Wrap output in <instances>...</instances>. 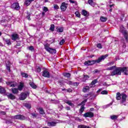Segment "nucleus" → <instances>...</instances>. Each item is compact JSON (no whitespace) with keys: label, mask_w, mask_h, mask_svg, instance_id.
<instances>
[{"label":"nucleus","mask_w":128,"mask_h":128,"mask_svg":"<svg viewBox=\"0 0 128 128\" xmlns=\"http://www.w3.org/2000/svg\"><path fill=\"white\" fill-rule=\"evenodd\" d=\"M108 56V54H106L105 55L102 56L96 60L86 61L84 62V66H92V64H100V62L102 60H104V59Z\"/></svg>","instance_id":"1"},{"label":"nucleus","mask_w":128,"mask_h":128,"mask_svg":"<svg viewBox=\"0 0 128 128\" xmlns=\"http://www.w3.org/2000/svg\"><path fill=\"white\" fill-rule=\"evenodd\" d=\"M122 72H124V74L128 76V68L126 67L116 68L112 72L111 76H120L122 74Z\"/></svg>","instance_id":"2"},{"label":"nucleus","mask_w":128,"mask_h":128,"mask_svg":"<svg viewBox=\"0 0 128 128\" xmlns=\"http://www.w3.org/2000/svg\"><path fill=\"white\" fill-rule=\"evenodd\" d=\"M120 32L122 33L123 34L126 40V42H128V31L126 30V28L124 27V26H121L120 28Z\"/></svg>","instance_id":"3"},{"label":"nucleus","mask_w":128,"mask_h":128,"mask_svg":"<svg viewBox=\"0 0 128 128\" xmlns=\"http://www.w3.org/2000/svg\"><path fill=\"white\" fill-rule=\"evenodd\" d=\"M44 48L46 50V52H48L50 54H56V50L54 48H50L48 44L44 45Z\"/></svg>","instance_id":"4"},{"label":"nucleus","mask_w":128,"mask_h":128,"mask_svg":"<svg viewBox=\"0 0 128 128\" xmlns=\"http://www.w3.org/2000/svg\"><path fill=\"white\" fill-rule=\"evenodd\" d=\"M30 94L28 92H22L20 94V100H24L26 98H28V96H29Z\"/></svg>","instance_id":"5"},{"label":"nucleus","mask_w":128,"mask_h":128,"mask_svg":"<svg viewBox=\"0 0 128 128\" xmlns=\"http://www.w3.org/2000/svg\"><path fill=\"white\" fill-rule=\"evenodd\" d=\"M13 118H14V120H26V116L21 114H18L14 116Z\"/></svg>","instance_id":"6"},{"label":"nucleus","mask_w":128,"mask_h":128,"mask_svg":"<svg viewBox=\"0 0 128 128\" xmlns=\"http://www.w3.org/2000/svg\"><path fill=\"white\" fill-rule=\"evenodd\" d=\"M122 96V100L120 102V104H124V106H126V94H122L121 95Z\"/></svg>","instance_id":"7"},{"label":"nucleus","mask_w":128,"mask_h":128,"mask_svg":"<svg viewBox=\"0 0 128 128\" xmlns=\"http://www.w3.org/2000/svg\"><path fill=\"white\" fill-rule=\"evenodd\" d=\"M12 8H14L16 10H18L20 8V4L18 2H15L12 4L11 6Z\"/></svg>","instance_id":"8"},{"label":"nucleus","mask_w":128,"mask_h":128,"mask_svg":"<svg viewBox=\"0 0 128 128\" xmlns=\"http://www.w3.org/2000/svg\"><path fill=\"white\" fill-rule=\"evenodd\" d=\"M94 114L93 112H87L86 113H85L84 114H83V116H84V118H94Z\"/></svg>","instance_id":"9"},{"label":"nucleus","mask_w":128,"mask_h":128,"mask_svg":"<svg viewBox=\"0 0 128 128\" xmlns=\"http://www.w3.org/2000/svg\"><path fill=\"white\" fill-rule=\"evenodd\" d=\"M7 86H8L10 88H14L18 86V84L14 82H6Z\"/></svg>","instance_id":"10"},{"label":"nucleus","mask_w":128,"mask_h":128,"mask_svg":"<svg viewBox=\"0 0 128 128\" xmlns=\"http://www.w3.org/2000/svg\"><path fill=\"white\" fill-rule=\"evenodd\" d=\"M60 8L62 12H64L68 8V4L64 2L62 4Z\"/></svg>","instance_id":"11"},{"label":"nucleus","mask_w":128,"mask_h":128,"mask_svg":"<svg viewBox=\"0 0 128 128\" xmlns=\"http://www.w3.org/2000/svg\"><path fill=\"white\" fill-rule=\"evenodd\" d=\"M50 72L47 70L43 71L42 76H44V78H50Z\"/></svg>","instance_id":"12"},{"label":"nucleus","mask_w":128,"mask_h":128,"mask_svg":"<svg viewBox=\"0 0 128 128\" xmlns=\"http://www.w3.org/2000/svg\"><path fill=\"white\" fill-rule=\"evenodd\" d=\"M6 96H8V98H10V100H16V96L12 94L7 93Z\"/></svg>","instance_id":"13"},{"label":"nucleus","mask_w":128,"mask_h":128,"mask_svg":"<svg viewBox=\"0 0 128 128\" xmlns=\"http://www.w3.org/2000/svg\"><path fill=\"white\" fill-rule=\"evenodd\" d=\"M11 36L12 40H16L20 38V36L17 34H12Z\"/></svg>","instance_id":"14"},{"label":"nucleus","mask_w":128,"mask_h":128,"mask_svg":"<svg viewBox=\"0 0 128 128\" xmlns=\"http://www.w3.org/2000/svg\"><path fill=\"white\" fill-rule=\"evenodd\" d=\"M24 88V83L20 82L19 86H18V90L20 92Z\"/></svg>","instance_id":"15"},{"label":"nucleus","mask_w":128,"mask_h":128,"mask_svg":"<svg viewBox=\"0 0 128 128\" xmlns=\"http://www.w3.org/2000/svg\"><path fill=\"white\" fill-rule=\"evenodd\" d=\"M12 92L14 94H18V89L16 88H12Z\"/></svg>","instance_id":"16"},{"label":"nucleus","mask_w":128,"mask_h":128,"mask_svg":"<svg viewBox=\"0 0 128 128\" xmlns=\"http://www.w3.org/2000/svg\"><path fill=\"white\" fill-rule=\"evenodd\" d=\"M83 92H90V86H86L83 88L82 89Z\"/></svg>","instance_id":"17"},{"label":"nucleus","mask_w":128,"mask_h":128,"mask_svg":"<svg viewBox=\"0 0 128 128\" xmlns=\"http://www.w3.org/2000/svg\"><path fill=\"white\" fill-rule=\"evenodd\" d=\"M56 32H64V28L62 27H56Z\"/></svg>","instance_id":"18"},{"label":"nucleus","mask_w":128,"mask_h":128,"mask_svg":"<svg viewBox=\"0 0 128 128\" xmlns=\"http://www.w3.org/2000/svg\"><path fill=\"white\" fill-rule=\"evenodd\" d=\"M3 40L4 42H6V44H8V46L12 44V42H10V40L6 38H4Z\"/></svg>","instance_id":"19"},{"label":"nucleus","mask_w":128,"mask_h":128,"mask_svg":"<svg viewBox=\"0 0 128 128\" xmlns=\"http://www.w3.org/2000/svg\"><path fill=\"white\" fill-rule=\"evenodd\" d=\"M56 122H48V126H56Z\"/></svg>","instance_id":"20"},{"label":"nucleus","mask_w":128,"mask_h":128,"mask_svg":"<svg viewBox=\"0 0 128 128\" xmlns=\"http://www.w3.org/2000/svg\"><path fill=\"white\" fill-rule=\"evenodd\" d=\"M32 4V2L30 0H26L24 4H26V6H28Z\"/></svg>","instance_id":"21"},{"label":"nucleus","mask_w":128,"mask_h":128,"mask_svg":"<svg viewBox=\"0 0 128 128\" xmlns=\"http://www.w3.org/2000/svg\"><path fill=\"white\" fill-rule=\"evenodd\" d=\"M6 92V89L4 87L0 86V94H4Z\"/></svg>","instance_id":"22"},{"label":"nucleus","mask_w":128,"mask_h":128,"mask_svg":"<svg viewBox=\"0 0 128 128\" xmlns=\"http://www.w3.org/2000/svg\"><path fill=\"white\" fill-rule=\"evenodd\" d=\"M121 96H122V94H120V93L118 92L116 94V97L117 100H120V98H122Z\"/></svg>","instance_id":"23"},{"label":"nucleus","mask_w":128,"mask_h":128,"mask_svg":"<svg viewBox=\"0 0 128 128\" xmlns=\"http://www.w3.org/2000/svg\"><path fill=\"white\" fill-rule=\"evenodd\" d=\"M66 104H68V106H74V104L72 102V101L70 100H66L65 101Z\"/></svg>","instance_id":"24"},{"label":"nucleus","mask_w":128,"mask_h":128,"mask_svg":"<svg viewBox=\"0 0 128 128\" xmlns=\"http://www.w3.org/2000/svg\"><path fill=\"white\" fill-rule=\"evenodd\" d=\"M39 114H44V109L42 108H39Z\"/></svg>","instance_id":"25"},{"label":"nucleus","mask_w":128,"mask_h":128,"mask_svg":"<svg viewBox=\"0 0 128 128\" xmlns=\"http://www.w3.org/2000/svg\"><path fill=\"white\" fill-rule=\"evenodd\" d=\"M29 84L30 86L32 88H36V85H35L34 83L32 82H30L29 83Z\"/></svg>","instance_id":"26"},{"label":"nucleus","mask_w":128,"mask_h":128,"mask_svg":"<svg viewBox=\"0 0 128 128\" xmlns=\"http://www.w3.org/2000/svg\"><path fill=\"white\" fill-rule=\"evenodd\" d=\"M111 120H116V118H118V116L117 115H112L110 116Z\"/></svg>","instance_id":"27"},{"label":"nucleus","mask_w":128,"mask_h":128,"mask_svg":"<svg viewBox=\"0 0 128 128\" xmlns=\"http://www.w3.org/2000/svg\"><path fill=\"white\" fill-rule=\"evenodd\" d=\"M84 111V106H82L80 108V114H82Z\"/></svg>","instance_id":"28"},{"label":"nucleus","mask_w":128,"mask_h":128,"mask_svg":"<svg viewBox=\"0 0 128 128\" xmlns=\"http://www.w3.org/2000/svg\"><path fill=\"white\" fill-rule=\"evenodd\" d=\"M82 16H88V11L86 10H82Z\"/></svg>","instance_id":"29"},{"label":"nucleus","mask_w":128,"mask_h":128,"mask_svg":"<svg viewBox=\"0 0 128 128\" xmlns=\"http://www.w3.org/2000/svg\"><path fill=\"white\" fill-rule=\"evenodd\" d=\"M50 30L51 32H54V24H51L50 27Z\"/></svg>","instance_id":"30"},{"label":"nucleus","mask_w":128,"mask_h":128,"mask_svg":"<svg viewBox=\"0 0 128 128\" xmlns=\"http://www.w3.org/2000/svg\"><path fill=\"white\" fill-rule=\"evenodd\" d=\"M101 22H106V20H108V18H104V16H102L100 18Z\"/></svg>","instance_id":"31"},{"label":"nucleus","mask_w":128,"mask_h":128,"mask_svg":"<svg viewBox=\"0 0 128 128\" xmlns=\"http://www.w3.org/2000/svg\"><path fill=\"white\" fill-rule=\"evenodd\" d=\"M22 76V78H28V74H26V73H24L22 72L21 73Z\"/></svg>","instance_id":"32"},{"label":"nucleus","mask_w":128,"mask_h":128,"mask_svg":"<svg viewBox=\"0 0 128 128\" xmlns=\"http://www.w3.org/2000/svg\"><path fill=\"white\" fill-rule=\"evenodd\" d=\"M114 68H116V66H112L110 68H107L106 70H112Z\"/></svg>","instance_id":"33"},{"label":"nucleus","mask_w":128,"mask_h":128,"mask_svg":"<svg viewBox=\"0 0 128 128\" xmlns=\"http://www.w3.org/2000/svg\"><path fill=\"white\" fill-rule=\"evenodd\" d=\"M96 82H98V79H95L92 82L91 84L92 86H94V85L95 84H96Z\"/></svg>","instance_id":"34"},{"label":"nucleus","mask_w":128,"mask_h":128,"mask_svg":"<svg viewBox=\"0 0 128 128\" xmlns=\"http://www.w3.org/2000/svg\"><path fill=\"white\" fill-rule=\"evenodd\" d=\"M64 76L66 78H70V73H64Z\"/></svg>","instance_id":"35"},{"label":"nucleus","mask_w":128,"mask_h":128,"mask_svg":"<svg viewBox=\"0 0 128 128\" xmlns=\"http://www.w3.org/2000/svg\"><path fill=\"white\" fill-rule=\"evenodd\" d=\"M88 2L90 6H94V1L92 0H88Z\"/></svg>","instance_id":"36"},{"label":"nucleus","mask_w":128,"mask_h":128,"mask_svg":"<svg viewBox=\"0 0 128 128\" xmlns=\"http://www.w3.org/2000/svg\"><path fill=\"white\" fill-rule=\"evenodd\" d=\"M25 106L27 108H32V106H30V104H26Z\"/></svg>","instance_id":"37"},{"label":"nucleus","mask_w":128,"mask_h":128,"mask_svg":"<svg viewBox=\"0 0 128 128\" xmlns=\"http://www.w3.org/2000/svg\"><path fill=\"white\" fill-rule=\"evenodd\" d=\"M75 14L77 18H80V12H75Z\"/></svg>","instance_id":"38"},{"label":"nucleus","mask_w":128,"mask_h":128,"mask_svg":"<svg viewBox=\"0 0 128 128\" xmlns=\"http://www.w3.org/2000/svg\"><path fill=\"white\" fill-rule=\"evenodd\" d=\"M43 11L44 12H48V8L44 6L42 8Z\"/></svg>","instance_id":"39"},{"label":"nucleus","mask_w":128,"mask_h":128,"mask_svg":"<svg viewBox=\"0 0 128 128\" xmlns=\"http://www.w3.org/2000/svg\"><path fill=\"white\" fill-rule=\"evenodd\" d=\"M36 69L37 72H42V68H40V66H38Z\"/></svg>","instance_id":"40"},{"label":"nucleus","mask_w":128,"mask_h":128,"mask_svg":"<svg viewBox=\"0 0 128 128\" xmlns=\"http://www.w3.org/2000/svg\"><path fill=\"white\" fill-rule=\"evenodd\" d=\"M6 124H12V120H8L6 121Z\"/></svg>","instance_id":"41"},{"label":"nucleus","mask_w":128,"mask_h":128,"mask_svg":"<svg viewBox=\"0 0 128 128\" xmlns=\"http://www.w3.org/2000/svg\"><path fill=\"white\" fill-rule=\"evenodd\" d=\"M101 94H108V91L107 90H103L101 92Z\"/></svg>","instance_id":"42"},{"label":"nucleus","mask_w":128,"mask_h":128,"mask_svg":"<svg viewBox=\"0 0 128 128\" xmlns=\"http://www.w3.org/2000/svg\"><path fill=\"white\" fill-rule=\"evenodd\" d=\"M96 46L98 48H102V44L100 43L97 44Z\"/></svg>","instance_id":"43"},{"label":"nucleus","mask_w":128,"mask_h":128,"mask_svg":"<svg viewBox=\"0 0 128 128\" xmlns=\"http://www.w3.org/2000/svg\"><path fill=\"white\" fill-rule=\"evenodd\" d=\"M31 114L33 116V118H36V116H38V114L36 113L33 112V113H32Z\"/></svg>","instance_id":"44"},{"label":"nucleus","mask_w":128,"mask_h":128,"mask_svg":"<svg viewBox=\"0 0 128 128\" xmlns=\"http://www.w3.org/2000/svg\"><path fill=\"white\" fill-rule=\"evenodd\" d=\"M100 72V70L96 69V70H94L93 72L94 74H98V72Z\"/></svg>","instance_id":"45"},{"label":"nucleus","mask_w":128,"mask_h":128,"mask_svg":"<svg viewBox=\"0 0 128 128\" xmlns=\"http://www.w3.org/2000/svg\"><path fill=\"white\" fill-rule=\"evenodd\" d=\"M86 102H88V100H84L83 102H82L80 104V106H82V104H86Z\"/></svg>","instance_id":"46"},{"label":"nucleus","mask_w":128,"mask_h":128,"mask_svg":"<svg viewBox=\"0 0 128 128\" xmlns=\"http://www.w3.org/2000/svg\"><path fill=\"white\" fill-rule=\"evenodd\" d=\"M66 92H72V90L70 88H68L67 90H65Z\"/></svg>","instance_id":"47"},{"label":"nucleus","mask_w":128,"mask_h":128,"mask_svg":"<svg viewBox=\"0 0 128 128\" xmlns=\"http://www.w3.org/2000/svg\"><path fill=\"white\" fill-rule=\"evenodd\" d=\"M29 50H34V46H30L28 48Z\"/></svg>","instance_id":"48"},{"label":"nucleus","mask_w":128,"mask_h":128,"mask_svg":"<svg viewBox=\"0 0 128 128\" xmlns=\"http://www.w3.org/2000/svg\"><path fill=\"white\" fill-rule=\"evenodd\" d=\"M112 64H114V62H112L108 64V66H112Z\"/></svg>","instance_id":"49"},{"label":"nucleus","mask_w":128,"mask_h":128,"mask_svg":"<svg viewBox=\"0 0 128 128\" xmlns=\"http://www.w3.org/2000/svg\"><path fill=\"white\" fill-rule=\"evenodd\" d=\"M6 70H8L9 72H10V66L6 65Z\"/></svg>","instance_id":"50"},{"label":"nucleus","mask_w":128,"mask_h":128,"mask_svg":"<svg viewBox=\"0 0 128 128\" xmlns=\"http://www.w3.org/2000/svg\"><path fill=\"white\" fill-rule=\"evenodd\" d=\"M64 40L62 39L60 42V46H62V44H64Z\"/></svg>","instance_id":"51"},{"label":"nucleus","mask_w":128,"mask_h":128,"mask_svg":"<svg viewBox=\"0 0 128 128\" xmlns=\"http://www.w3.org/2000/svg\"><path fill=\"white\" fill-rule=\"evenodd\" d=\"M54 8L55 10H58V8H60L58 7V6L55 4V5H54Z\"/></svg>","instance_id":"52"},{"label":"nucleus","mask_w":128,"mask_h":128,"mask_svg":"<svg viewBox=\"0 0 128 128\" xmlns=\"http://www.w3.org/2000/svg\"><path fill=\"white\" fill-rule=\"evenodd\" d=\"M71 4H76V1H74V0H69Z\"/></svg>","instance_id":"53"},{"label":"nucleus","mask_w":128,"mask_h":128,"mask_svg":"<svg viewBox=\"0 0 128 128\" xmlns=\"http://www.w3.org/2000/svg\"><path fill=\"white\" fill-rule=\"evenodd\" d=\"M26 18H28V20H30V15H28L26 16Z\"/></svg>","instance_id":"54"},{"label":"nucleus","mask_w":128,"mask_h":128,"mask_svg":"<svg viewBox=\"0 0 128 128\" xmlns=\"http://www.w3.org/2000/svg\"><path fill=\"white\" fill-rule=\"evenodd\" d=\"M66 110H70V107L68 106H67L66 107Z\"/></svg>","instance_id":"55"},{"label":"nucleus","mask_w":128,"mask_h":128,"mask_svg":"<svg viewBox=\"0 0 128 128\" xmlns=\"http://www.w3.org/2000/svg\"><path fill=\"white\" fill-rule=\"evenodd\" d=\"M94 108H90V112H94Z\"/></svg>","instance_id":"56"},{"label":"nucleus","mask_w":128,"mask_h":128,"mask_svg":"<svg viewBox=\"0 0 128 128\" xmlns=\"http://www.w3.org/2000/svg\"><path fill=\"white\" fill-rule=\"evenodd\" d=\"M44 14H46L44 12H42V16H44Z\"/></svg>","instance_id":"57"},{"label":"nucleus","mask_w":128,"mask_h":128,"mask_svg":"<svg viewBox=\"0 0 128 128\" xmlns=\"http://www.w3.org/2000/svg\"><path fill=\"white\" fill-rule=\"evenodd\" d=\"M103 86H106V82L103 83Z\"/></svg>","instance_id":"58"},{"label":"nucleus","mask_w":128,"mask_h":128,"mask_svg":"<svg viewBox=\"0 0 128 128\" xmlns=\"http://www.w3.org/2000/svg\"><path fill=\"white\" fill-rule=\"evenodd\" d=\"M45 2H48V0H44Z\"/></svg>","instance_id":"59"},{"label":"nucleus","mask_w":128,"mask_h":128,"mask_svg":"<svg viewBox=\"0 0 128 128\" xmlns=\"http://www.w3.org/2000/svg\"><path fill=\"white\" fill-rule=\"evenodd\" d=\"M2 114H6V112H2Z\"/></svg>","instance_id":"60"},{"label":"nucleus","mask_w":128,"mask_h":128,"mask_svg":"<svg viewBox=\"0 0 128 128\" xmlns=\"http://www.w3.org/2000/svg\"><path fill=\"white\" fill-rule=\"evenodd\" d=\"M90 58H94V55H91L90 56Z\"/></svg>","instance_id":"61"},{"label":"nucleus","mask_w":128,"mask_h":128,"mask_svg":"<svg viewBox=\"0 0 128 128\" xmlns=\"http://www.w3.org/2000/svg\"><path fill=\"white\" fill-rule=\"evenodd\" d=\"M88 94H85L84 96H85L86 98H88Z\"/></svg>","instance_id":"62"},{"label":"nucleus","mask_w":128,"mask_h":128,"mask_svg":"<svg viewBox=\"0 0 128 128\" xmlns=\"http://www.w3.org/2000/svg\"><path fill=\"white\" fill-rule=\"evenodd\" d=\"M110 8H112V6H114V4L110 5Z\"/></svg>","instance_id":"63"},{"label":"nucleus","mask_w":128,"mask_h":128,"mask_svg":"<svg viewBox=\"0 0 128 128\" xmlns=\"http://www.w3.org/2000/svg\"><path fill=\"white\" fill-rule=\"evenodd\" d=\"M100 90H98V92H100Z\"/></svg>","instance_id":"64"}]
</instances>
